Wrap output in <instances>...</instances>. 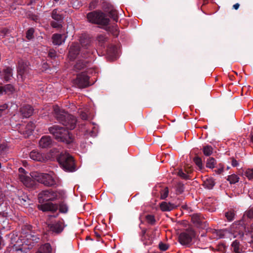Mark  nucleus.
Instances as JSON below:
<instances>
[{
    "mask_svg": "<svg viewBox=\"0 0 253 253\" xmlns=\"http://www.w3.org/2000/svg\"><path fill=\"white\" fill-rule=\"evenodd\" d=\"M48 130L55 138L59 141L70 144L73 142L74 138L72 134L63 127L54 125L49 127Z\"/></svg>",
    "mask_w": 253,
    "mask_h": 253,
    "instance_id": "nucleus-2",
    "label": "nucleus"
},
{
    "mask_svg": "<svg viewBox=\"0 0 253 253\" xmlns=\"http://www.w3.org/2000/svg\"><path fill=\"white\" fill-rule=\"evenodd\" d=\"M59 211L62 213H66L68 211V208L66 204L64 202H61L59 206Z\"/></svg>",
    "mask_w": 253,
    "mask_h": 253,
    "instance_id": "nucleus-32",
    "label": "nucleus"
},
{
    "mask_svg": "<svg viewBox=\"0 0 253 253\" xmlns=\"http://www.w3.org/2000/svg\"><path fill=\"white\" fill-rule=\"evenodd\" d=\"M33 111V108L29 105H23L20 109V112L24 118H29L32 116Z\"/></svg>",
    "mask_w": 253,
    "mask_h": 253,
    "instance_id": "nucleus-14",
    "label": "nucleus"
},
{
    "mask_svg": "<svg viewBox=\"0 0 253 253\" xmlns=\"http://www.w3.org/2000/svg\"><path fill=\"white\" fill-rule=\"evenodd\" d=\"M4 216V213L0 212V217H3Z\"/></svg>",
    "mask_w": 253,
    "mask_h": 253,
    "instance_id": "nucleus-56",
    "label": "nucleus"
},
{
    "mask_svg": "<svg viewBox=\"0 0 253 253\" xmlns=\"http://www.w3.org/2000/svg\"><path fill=\"white\" fill-rule=\"evenodd\" d=\"M39 209L43 211L54 212L58 209V206L51 203H47L38 206Z\"/></svg>",
    "mask_w": 253,
    "mask_h": 253,
    "instance_id": "nucleus-12",
    "label": "nucleus"
},
{
    "mask_svg": "<svg viewBox=\"0 0 253 253\" xmlns=\"http://www.w3.org/2000/svg\"><path fill=\"white\" fill-rule=\"evenodd\" d=\"M169 194V190L167 187L163 189L161 192V198L162 199H165Z\"/></svg>",
    "mask_w": 253,
    "mask_h": 253,
    "instance_id": "nucleus-37",
    "label": "nucleus"
},
{
    "mask_svg": "<svg viewBox=\"0 0 253 253\" xmlns=\"http://www.w3.org/2000/svg\"><path fill=\"white\" fill-rule=\"evenodd\" d=\"M232 248L235 253H240L239 242L237 240L234 241L232 244Z\"/></svg>",
    "mask_w": 253,
    "mask_h": 253,
    "instance_id": "nucleus-31",
    "label": "nucleus"
},
{
    "mask_svg": "<svg viewBox=\"0 0 253 253\" xmlns=\"http://www.w3.org/2000/svg\"><path fill=\"white\" fill-rule=\"evenodd\" d=\"M159 248L161 250L165 251L168 249V246L167 244L161 243L159 244Z\"/></svg>",
    "mask_w": 253,
    "mask_h": 253,
    "instance_id": "nucleus-47",
    "label": "nucleus"
},
{
    "mask_svg": "<svg viewBox=\"0 0 253 253\" xmlns=\"http://www.w3.org/2000/svg\"><path fill=\"white\" fill-rule=\"evenodd\" d=\"M178 175L183 179H187L188 177L187 175L185 174L181 169L178 171Z\"/></svg>",
    "mask_w": 253,
    "mask_h": 253,
    "instance_id": "nucleus-46",
    "label": "nucleus"
},
{
    "mask_svg": "<svg viewBox=\"0 0 253 253\" xmlns=\"http://www.w3.org/2000/svg\"><path fill=\"white\" fill-rule=\"evenodd\" d=\"M203 153L206 156L211 155L213 153V148L210 145H206L203 147Z\"/></svg>",
    "mask_w": 253,
    "mask_h": 253,
    "instance_id": "nucleus-24",
    "label": "nucleus"
},
{
    "mask_svg": "<svg viewBox=\"0 0 253 253\" xmlns=\"http://www.w3.org/2000/svg\"><path fill=\"white\" fill-rule=\"evenodd\" d=\"M82 45L88 49L91 45V40L89 38H81L80 40Z\"/></svg>",
    "mask_w": 253,
    "mask_h": 253,
    "instance_id": "nucleus-22",
    "label": "nucleus"
},
{
    "mask_svg": "<svg viewBox=\"0 0 253 253\" xmlns=\"http://www.w3.org/2000/svg\"><path fill=\"white\" fill-rule=\"evenodd\" d=\"M36 253H40V252H37Z\"/></svg>",
    "mask_w": 253,
    "mask_h": 253,
    "instance_id": "nucleus-63",
    "label": "nucleus"
},
{
    "mask_svg": "<svg viewBox=\"0 0 253 253\" xmlns=\"http://www.w3.org/2000/svg\"><path fill=\"white\" fill-rule=\"evenodd\" d=\"M94 234L97 239H99L101 237V235L98 233L95 232Z\"/></svg>",
    "mask_w": 253,
    "mask_h": 253,
    "instance_id": "nucleus-54",
    "label": "nucleus"
},
{
    "mask_svg": "<svg viewBox=\"0 0 253 253\" xmlns=\"http://www.w3.org/2000/svg\"><path fill=\"white\" fill-rule=\"evenodd\" d=\"M2 147V146L0 145V149H1Z\"/></svg>",
    "mask_w": 253,
    "mask_h": 253,
    "instance_id": "nucleus-60",
    "label": "nucleus"
},
{
    "mask_svg": "<svg viewBox=\"0 0 253 253\" xmlns=\"http://www.w3.org/2000/svg\"><path fill=\"white\" fill-rule=\"evenodd\" d=\"M112 34L115 37H118L119 35L118 28L117 27H114L113 29Z\"/></svg>",
    "mask_w": 253,
    "mask_h": 253,
    "instance_id": "nucleus-48",
    "label": "nucleus"
},
{
    "mask_svg": "<svg viewBox=\"0 0 253 253\" xmlns=\"http://www.w3.org/2000/svg\"><path fill=\"white\" fill-rule=\"evenodd\" d=\"M48 56L51 59H54L56 57V52L53 49H50L49 51Z\"/></svg>",
    "mask_w": 253,
    "mask_h": 253,
    "instance_id": "nucleus-45",
    "label": "nucleus"
},
{
    "mask_svg": "<svg viewBox=\"0 0 253 253\" xmlns=\"http://www.w3.org/2000/svg\"><path fill=\"white\" fill-rule=\"evenodd\" d=\"M146 220L150 224L153 225L155 223V218L153 215H147L146 216Z\"/></svg>",
    "mask_w": 253,
    "mask_h": 253,
    "instance_id": "nucleus-35",
    "label": "nucleus"
},
{
    "mask_svg": "<svg viewBox=\"0 0 253 253\" xmlns=\"http://www.w3.org/2000/svg\"><path fill=\"white\" fill-rule=\"evenodd\" d=\"M139 219H141V216L139 217ZM142 222V221L140 220V223H141Z\"/></svg>",
    "mask_w": 253,
    "mask_h": 253,
    "instance_id": "nucleus-59",
    "label": "nucleus"
},
{
    "mask_svg": "<svg viewBox=\"0 0 253 253\" xmlns=\"http://www.w3.org/2000/svg\"><path fill=\"white\" fill-rule=\"evenodd\" d=\"M19 179L28 187H32L34 184V182L31 177L24 174H20L19 175Z\"/></svg>",
    "mask_w": 253,
    "mask_h": 253,
    "instance_id": "nucleus-17",
    "label": "nucleus"
},
{
    "mask_svg": "<svg viewBox=\"0 0 253 253\" xmlns=\"http://www.w3.org/2000/svg\"><path fill=\"white\" fill-rule=\"evenodd\" d=\"M195 236V232L193 230H186L180 234L178 237L179 242L182 245H188L191 242Z\"/></svg>",
    "mask_w": 253,
    "mask_h": 253,
    "instance_id": "nucleus-9",
    "label": "nucleus"
},
{
    "mask_svg": "<svg viewBox=\"0 0 253 253\" xmlns=\"http://www.w3.org/2000/svg\"><path fill=\"white\" fill-rule=\"evenodd\" d=\"M86 17L90 23L102 26L108 25L110 22V20L107 18L106 14L101 10H95L89 12L87 14Z\"/></svg>",
    "mask_w": 253,
    "mask_h": 253,
    "instance_id": "nucleus-3",
    "label": "nucleus"
},
{
    "mask_svg": "<svg viewBox=\"0 0 253 253\" xmlns=\"http://www.w3.org/2000/svg\"><path fill=\"white\" fill-rule=\"evenodd\" d=\"M251 141L253 143V135H252V136L251 137Z\"/></svg>",
    "mask_w": 253,
    "mask_h": 253,
    "instance_id": "nucleus-58",
    "label": "nucleus"
},
{
    "mask_svg": "<svg viewBox=\"0 0 253 253\" xmlns=\"http://www.w3.org/2000/svg\"><path fill=\"white\" fill-rule=\"evenodd\" d=\"M33 176L36 177L37 180L47 186H52L56 184L54 178L47 173H37Z\"/></svg>",
    "mask_w": 253,
    "mask_h": 253,
    "instance_id": "nucleus-6",
    "label": "nucleus"
},
{
    "mask_svg": "<svg viewBox=\"0 0 253 253\" xmlns=\"http://www.w3.org/2000/svg\"><path fill=\"white\" fill-rule=\"evenodd\" d=\"M231 232L234 238L239 237V238H243L245 234L246 235H249L253 239V223L248 227H244L240 224H233L231 227Z\"/></svg>",
    "mask_w": 253,
    "mask_h": 253,
    "instance_id": "nucleus-4",
    "label": "nucleus"
},
{
    "mask_svg": "<svg viewBox=\"0 0 253 253\" xmlns=\"http://www.w3.org/2000/svg\"><path fill=\"white\" fill-rule=\"evenodd\" d=\"M1 168V163H0V169Z\"/></svg>",
    "mask_w": 253,
    "mask_h": 253,
    "instance_id": "nucleus-62",
    "label": "nucleus"
},
{
    "mask_svg": "<svg viewBox=\"0 0 253 253\" xmlns=\"http://www.w3.org/2000/svg\"><path fill=\"white\" fill-rule=\"evenodd\" d=\"M3 76L5 81L8 82L12 76V69L10 67H6L3 70Z\"/></svg>",
    "mask_w": 253,
    "mask_h": 253,
    "instance_id": "nucleus-20",
    "label": "nucleus"
},
{
    "mask_svg": "<svg viewBox=\"0 0 253 253\" xmlns=\"http://www.w3.org/2000/svg\"><path fill=\"white\" fill-rule=\"evenodd\" d=\"M57 197V194L56 192L50 189L42 191L38 195V200L40 203L46 201H53Z\"/></svg>",
    "mask_w": 253,
    "mask_h": 253,
    "instance_id": "nucleus-7",
    "label": "nucleus"
},
{
    "mask_svg": "<svg viewBox=\"0 0 253 253\" xmlns=\"http://www.w3.org/2000/svg\"><path fill=\"white\" fill-rule=\"evenodd\" d=\"M85 239H86V240H92V239L90 238V237L88 236L86 237Z\"/></svg>",
    "mask_w": 253,
    "mask_h": 253,
    "instance_id": "nucleus-57",
    "label": "nucleus"
},
{
    "mask_svg": "<svg viewBox=\"0 0 253 253\" xmlns=\"http://www.w3.org/2000/svg\"><path fill=\"white\" fill-rule=\"evenodd\" d=\"M51 17L56 21H62V17L61 15L57 13V10L56 9L52 11Z\"/></svg>",
    "mask_w": 253,
    "mask_h": 253,
    "instance_id": "nucleus-25",
    "label": "nucleus"
},
{
    "mask_svg": "<svg viewBox=\"0 0 253 253\" xmlns=\"http://www.w3.org/2000/svg\"><path fill=\"white\" fill-rule=\"evenodd\" d=\"M192 220L194 223L199 224L200 223V219L197 216H193Z\"/></svg>",
    "mask_w": 253,
    "mask_h": 253,
    "instance_id": "nucleus-49",
    "label": "nucleus"
},
{
    "mask_svg": "<svg viewBox=\"0 0 253 253\" xmlns=\"http://www.w3.org/2000/svg\"><path fill=\"white\" fill-rule=\"evenodd\" d=\"M7 108L8 105L7 104H4L0 106V117L4 113Z\"/></svg>",
    "mask_w": 253,
    "mask_h": 253,
    "instance_id": "nucleus-42",
    "label": "nucleus"
},
{
    "mask_svg": "<svg viewBox=\"0 0 253 253\" xmlns=\"http://www.w3.org/2000/svg\"><path fill=\"white\" fill-rule=\"evenodd\" d=\"M235 214L233 211H229L225 213V216L229 221H231L234 219Z\"/></svg>",
    "mask_w": 253,
    "mask_h": 253,
    "instance_id": "nucleus-41",
    "label": "nucleus"
},
{
    "mask_svg": "<svg viewBox=\"0 0 253 253\" xmlns=\"http://www.w3.org/2000/svg\"><path fill=\"white\" fill-rule=\"evenodd\" d=\"M194 162L196 165L200 169H201L202 168V160L200 158H196L194 159Z\"/></svg>",
    "mask_w": 253,
    "mask_h": 253,
    "instance_id": "nucleus-44",
    "label": "nucleus"
},
{
    "mask_svg": "<svg viewBox=\"0 0 253 253\" xmlns=\"http://www.w3.org/2000/svg\"><path fill=\"white\" fill-rule=\"evenodd\" d=\"M65 225L64 222L62 221H57L53 223H51L48 224L47 227L50 231L55 234H60L61 233L64 228Z\"/></svg>",
    "mask_w": 253,
    "mask_h": 253,
    "instance_id": "nucleus-11",
    "label": "nucleus"
},
{
    "mask_svg": "<svg viewBox=\"0 0 253 253\" xmlns=\"http://www.w3.org/2000/svg\"><path fill=\"white\" fill-rule=\"evenodd\" d=\"M57 161L65 170L72 172L76 170L73 157L69 153H61L57 158Z\"/></svg>",
    "mask_w": 253,
    "mask_h": 253,
    "instance_id": "nucleus-5",
    "label": "nucleus"
},
{
    "mask_svg": "<svg viewBox=\"0 0 253 253\" xmlns=\"http://www.w3.org/2000/svg\"><path fill=\"white\" fill-rule=\"evenodd\" d=\"M4 93L3 86L0 85V95Z\"/></svg>",
    "mask_w": 253,
    "mask_h": 253,
    "instance_id": "nucleus-52",
    "label": "nucleus"
},
{
    "mask_svg": "<svg viewBox=\"0 0 253 253\" xmlns=\"http://www.w3.org/2000/svg\"><path fill=\"white\" fill-rule=\"evenodd\" d=\"M52 249L49 243L45 244L42 246L37 252L41 253H51Z\"/></svg>",
    "mask_w": 253,
    "mask_h": 253,
    "instance_id": "nucleus-21",
    "label": "nucleus"
},
{
    "mask_svg": "<svg viewBox=\"0 0 253 253\" xmlns=\"http://www.w3.org/2000/svg\"><path fill=\"white\" fill-rule=\"evenodd\" d=\"M74 84L79 88H85L89 85V77L84 73L79 74L74 80Z\"/></svg>",
    "mask_w": 253,
    "mask_h": 253,
    "instance_id": "nucleus-8",
    "label": "nucleus"
},
{
    "mask_svg": "<svg viewBox=\"0 0 253 253\" xmlns=\"http://www.w3.org/2000/svg\"><path fill=\"white\" fill-rule=\"evenodd\" d=\"M109 12V16L112 18L114 21L117 22L119 19V17L117 14V12L116 10L112 9Z\"/></svg>",
    "mask_w": 253,
    "mask_h": 253,
    "instance_id": "nucleus-27",
    "label": "nucleus"
},
{
    "mask_svg": "<svg viewBox=\"0 0 253 253\" xmlns=\"http://www.w3.org/2000/svg\"><path fill=\"white\" fill-rule=\"evenodd\" d=\"M245 175L249 179H253V169H248L245 172Z\"/></svg>",
    "mask_w": 253,
    "mask_h": 253,
    "instance_id": "nucleus-38",
    "label": "nucleus"
},
{
    "mask_svg": "<svg viewBox=\"0 0 253 253\" xmlns=\"http://www.w3.org/2000/svg\"><path fill=\"white\" fill-rule=\"evenodd\" d=\"M30 68L27 62L23 60L18 62V74L21 76L22 81H24L27 78H29Z\"/></svg>",
    "mask_w": 253,
    "mask_h": 253,
    "instance_id": "nucleus-10",
    "label": "nucleus"
},
{
    "mask_svg": "<svg viewBox=\"0 0 253 253\" xmlns=\"http://www.w3.org/2000/svg\"><path fill=\"white\" fill-rule=\"evenodd\" d=\"M96 40L98 41L99 44L102 46L107 41L108 38L104 35H100L97 37Z\"/></svg>",
    "mask_w": 253,
    "mask_h": 253,
    "instance_id": "nucleus-26",
    "label": "nucleus"
},
{
    "mask_svg": "<svg viewBox=\"0 0 253 253\" xmlns=\"http://www.w3.org/2000/svg\"><path fill=\"white\" fill-rule=\"evenodd\" d=\"M52 144V139L49 136H42L39 141V145L42 148L50 147Z\"/></svg>",
    "mask_w": 253,
    "mask_h": 253,
    "instance_id": "nucleus-16",
    "label": "nucleus"
},
{
    "mask_svg": "<svg viewBox=\"0 0 253 253\" xmlns=\"http://www.w3.org/2000/svg\"><path fill=\"white\" fill-rule=\"evenodd\" d=\"M102 7L106 12H108L113 9L112 5L110 3L107 1H103L102 2Z\"/></svg>",
    "mask_w": 253,
    "mask_h": 253,
    "instance_id": "nucleus-29",
    "label": "nucleus"
},
{
    "mask_svg": "<svg viewBox=\"0 0 253 253\" xmlns=\"http://www.w3.org/2000/svg\"><path fill=\"white\" fill-rule=\"evenodd\" d=\"M55 1H58L59 0H54Z\"/></svg>",
    "mask_w": 253,
    "mask_h": 253,
    "instance_id": "nucleus-61",
    "label": "nucleus"
},
{
    "mask_svg": "<svg viewBox=\"0 0 253 253\" xmlns=\"http://www.w3.org/2000/svg\"><path fill=\"white\" fill-rule=\"evenodd\" d=\"M1 73V72L0 71V74Z\"/></svg>",
    "mask_w": 253,
    "mask_h": 253,
    "instance_id": "nucleus-64",
    "label": "nucleus"
},
{
    "mask_svg": "<svg viewBox=\"0 0 253 253\" xmlns=\"http://www.w3.org/2000/svg\"><path fill=\"white\" fill-rule=\"evenodd\" d=\"M204 185L208 189H211L214 185V182L212 179H207L204 181Z\"/></svg>",
    "mask_w": 253,
    "mask_h": 253,
    "instance_id": "nucleus-30",
    "label": "nucleus"
},
{
    "mask_svg": "<svg viewBox=\"0 0 253 253\" xmlns=\"http://www.w3.org/2000/svg\"><path fill=\"white\" fill-rule=\"evenodd\" d=\"M52 42L54 45H60L64 42L65 39H62V35L59 34H54L52 37Z\"/></svg>",
    "mask_w": 253,
    "mask_h": 253,
    "instance_id": "nucleus-19",
    "label": "nucleus"
},
{
    "mask_svg": "<svg viewBox=\"0 0 253 253\" xmlns=\"http://www.w3.org/2000/svg\"><path fill=\"white\" fill-rule=\"evenodd\" d=\"M239 178L236 174H232L228 176L227 180L229 181L231 184H235L238 182Z\"/></svg>",
    "mask_w": 253,
    "mask_h": 253,
    "instance_id": "nucleus-28",
    "label": "nucleus"
},
{
    "mask_svg": "<svg viewBox=\"0 0 253 253\" xmlns=\"http://www.w3.org/2000/svg\"><path fill=\"white\" fill-rule=\"evenodd\" d=\"M9 32L8 29L3 28L0 30V38H3Z\"/></svg>",
    "mask_w": 253,
    "mask_h": 253,
    "instance_id": "nucleus-43",
    "label": "nucleus"
},
{
    "mask_svg": "<svg viewBox=\"0 0 253 253\" xmlns=\"http://www.w3.org/2000/svg\"><path fill=\"white\" fill-rule=\"evenodd\" d=\"M29 156L31 159L34 161L44 162L46 160L43 154L40 153L36 150H33L31 151L30 153Z\"/></svg>",
    "mask_w": 253,
    "mask_h": 253,
    "instance_id": "nucleus-15",
    "label": "nucleus"
},
{
    "mask_svg": "<svg viewBox=\"0 0 253 253\" xmlns=\"http://www.w3.org/2000/svg\"><path fill=\"white\" fill-rule=\"evenodd\" d=\"M215 165V160L213 158H210L207 160V167L212 169L214 168Z\"/></svg>",
    "mask_w": 253,
    "mask_h": 253,
    "instance_id": "nucleus-33",
    "label": "nucleus"
},
{
    "mask_svg": "<svg viewBox=\"0 0 253 253\" xmlns=\"http://www.w3.org/2000/svg\"><path fill=\"white\" fill-rule=\"evenodd\" d=\"M26 128L28 129L27 133H30L34 130L35 128V125L32 122H30L26 126Z\"/></svg>",
    "mask_w": 253,
    "mask_h": 253,
    "instance_id": "nucleus-39",
    "label": "nucleus"
},
{
    "mask_svg": "<svg viewBox=\"0 0 253 253\" xmlns=\"http://www.w3.org/2000/svg\"><path fill=\"white\" fill-rule=\"evenodd\" d=\"M34 29L33 28L29 29L26 32V38L28 40H31L34 38Z\"/></svg>",
    "mask_w": 253,
    "mask_h": 253,
    "instance_id": "nucleus-36",
    "label": "nucleus"
},
{
    "mask_svg": "<svg viewBox=\"0 0 253 253\" xmlns=\"http://www.w3.org/2000/svg\"><path fill=\"white\" fill-rule=\"evenodd\" d=\"M81 118L83 120H86L87 119V114L84 112H82L80 115Z\"/></svg>",
    "mask_w": 253,
    "mask_h": 253,
    "instance_id": "nucleus-50",
    "label": "nucleus"
},
{
    "mask_svg": "<svg viewBox=\"0 0 253 253\" xmlns=\"http://www.w3.org/2000/svg\"><path fill=\"white\" fill-rule=\"evenodd\" d=\"M231 164H232V166L234 167L238 166L239 165L237 161H236V160H235L234 159H233L232 160Z\"/></svg>",
    "mask_w": 253,
    "mask_h": 253,
    "instance_id": "nucleus-51",
    "label": "nucleus"
},
{
    "mask_svg": "<svg viewBox=\"0 0 253 253\" xmlns=\"http://www.w3.org/2000/svg\"><path fill=\"white\" fill-rule=\"evenodd\" d=\"M176 206L170 203L163 202L160 204V209L163 211H169L175 209Z\"/></svg>",
    "mask_w": 253,
    "mask_h": 253,
    "instance_id": "nucleus-18",
    "label": "nucleus"
},
{
    "mask_svg": "<svg viewBox=\"0 0 253 253\" xmlns=\"http://www.w3.org/2000/svg\"><path fill=\"white\" fill-rule=\"evenodd\" d=\"M19 171L20 172H23L24 171H25L24 169L22 168H20L19 169Z\"/></svg>",
    "mask_w": 253,
    "mask_h": 253,
    "instance_id": "nucleus-55",
    "label": "nucleus"
},
{
    "mask_svg": "<svg viewBox=\"0 0 253 253\" xmlns=\"http://www.w3.org/2000/svg\"><path fill=\"white\" fill-rule=\"evenodd\" d=\"M62 21H52L51 22V25L53 28H60L62 27Z\"/></svg>",
    "mask_w": 253,
    "mask_h": 253,
    "instance_id": "nucleus-40",
    "label": "nucleus"
},
{
    "mask_svg": "<svg viewBox=\"0 0 253 253\" xmlns=\"http://www.w3.org/2000/svg\"><path fill=\"white\" fill-rule=\"evenodd\" d=\"M80 50V45L78 43H74L70 46L69 57L71 60H74L79 54Z\"/></svg>",
    "mask_w": 253,
    "mask_h": 253,
    "instance_id": "nucleus-13",
    "label": "nucleus"
},
{
    "mask_svg": "<svg viewBox=\"0 0 253 253\" xmlns=\"http://www.w3.org/2000/svg\"><path fill=\"white\" fill-rule=\"evenodd\" d=\"M85 66V63L84 61L80 60L75 64V68L80 70L83 69Z\"/></svg>",
    "mask_w": 253,
    "mask_h": 253,
    "instance_id": "nucleus-34",
    "label": "nucleus"
},
{
    "mask_svg": "<svg viewBox=\"0 0 253 253\" xmlns=\"http://www.w3.org/2000/svg\"><path fill=\"white\" fill-rule=\"evenodd\" d=\"M54 118L67 129H73L76 126V119L72 115L69 114L64 110L60 109L58 106H53Z\"/></svg>",
    "mask_w": 253,
    "mask_h": 253,
    "instance_id": "nucleus-1",
    "label": "nucleus"
},
{
    "mask_svg": "<svg viewBox=\"0 0 253 253\" xmlns=\"http://www.w3.org/2000/svg\"><path fill=\"white\" fill-rule=\"evenodd\" d=\"M239 7V3H236L233 5V8L235 9H238Z\"/></svg>",
    "mask_w": 253,
    "mask_h": 253,
    "instance_id": "nucleus-53",
    "label": "nucleus"
},
{
    "mask_svg": "<svg viewBox=\"0 0 253 253\" xmlns=\"http://www.w3.org/2000/svg\"><path fill=\"white\" fill-rule=\"evenodd\" d=\"M4 94L13 93L15 90L14 87L11 84H7L3 86Z\"/></svg>",
    "mask_w": 253,
    "mask_h": 253,
    "instance_id": "nucleus-23",
    "label": "nucleus"
}]
</instances>
